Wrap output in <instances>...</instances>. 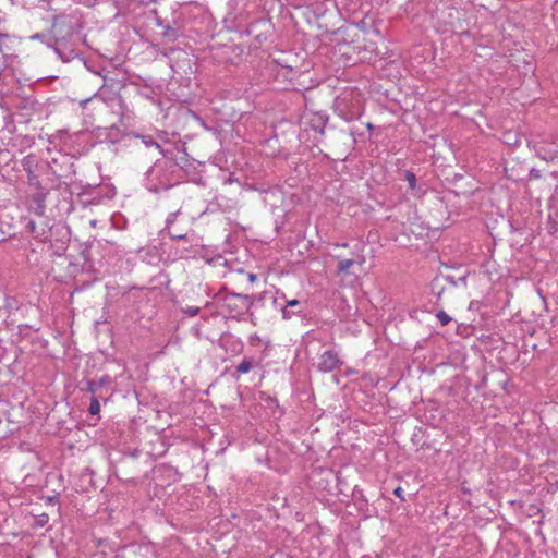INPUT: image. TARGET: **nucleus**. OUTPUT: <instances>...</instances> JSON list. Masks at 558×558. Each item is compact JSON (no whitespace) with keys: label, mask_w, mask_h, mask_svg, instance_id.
I'll return each instance as SVG.
<instances>
[{"label":"nucleus","mask_w":558,"mask_h":558,"mask_svg":"<svg viewBox=\"0 0 558 558\" xmlns=\"http://www.w3.org/2000/svg\"><path fill=\"white\" fill-rule=\"evenodd\" d=\"M366 126H367V129H368V130H372V129H373V124H372V123H369V122L366 124Z\"/></svg>","instance_id":"cd10ccee"},{"label":"nucleus","mask_w":558,"mask_h":558,"mask_svg":"<svg viewBox=\"0 0 558 558\" xmlns=\"http://www.w3.org/2000/svg\"><path fill=\"white\" fill-rule=\"evenodd\" d=\"M49 522V515L47 513H40L35 517L34 526L36 527H44Z\"/></svg>","instance_id":"dca6fc26"},{"label":"nucleus","mask_w":558,"mask_h":558,"mask_svg":"<svg viewBox=\"0 0 558 558\" xmlns=\"http://www.w3.org/2000/svg\"><path fill=\"white\" fill-rule=\"evenodd\" d=\"M404 179L408 181L410 190L414 192L417 183L416 175L412 171L407 170L404 172Z\"/></svg>","instance_id":"4468645a"},{"label":"nucleus","mask_w":558,"mask_h":558,"mask_svg":"<svg viewBox=\"0 0 558 558\" xmlns=\"http://www.w3.org/2000/svg\"><path fill=\"white\" fill-rule=\"evenodd\" d=\"M536 155L544 160H551L555 157V154H547L543 147L536 150Z\"/></svg>","instance_id":"a211bd4d"},{"label":"nucleus","mask_w":558,"mask_h":558,"mask_svg":"<svg viewBox=\"0 0 558 558\" xmlns=\"http://www.w3.org/2000/svg\"><path fill=\"white\" fill-rule=\"evenodd\" d=\"M256 279V276L254 274H248V280L253 282Z\"/></svg>","instance_id":"bb28decb"},{"label":"nucleus","mask_w":558,"mask_h":558,"mask_svg":"<svg viewBox=\"0 0 558 558\" xmlns=\"http://www.w3.org/2000/svg\"><path fill=\"white\" fill-rule=\"evenodd\" d=\"M393 495L397 496L398 498H400L401 500H403V489H402V487L398 486L397 488H395Z\"/></svg>","instance_id":"412c9836"},{"label":"nucleus","mask_w":558,"mask_h":558,"mask_svg":"<svg viewBox=\"0 0 558 558\" xmlns=\"http://www.w3.org/2000/svg\"><path fill=\"white\" fill-rule=\"evenodd\" d=\"M337 5L347 13H355L362 5V0H337Z\"/></svg>","instance_id":"9d476101"},{"label":"nucleus","mask_w":558,"mask_h":558,"mask_svg":"<svg viewBox=\"0 0 558 558\" xmlns=\"http://www.w3.org/2000/svg\"><path fill=\"white\" fill-rule=\"evenodd\" d=\"M364 245L363 244H356L352 251L353 258L349 259H341L339 260L337 265V270L340 274H348L350 268L354 264L363 265L365 263V256L363 254Z\"/></svg>","instance_id":"423d86ee"},{"label":"nucleus","mask_w":558,"mask_h":558,"mask_svg":"<svg viewBox=\"0 0 558 558\" xmlns=\"http://www.w3.org/2000/svg\"><path fill=\"white\" fill-rule=\"evenodd\" d=\"M436 317L442 326H446L451 322V317L444 311L438 312Z\"/></svg>","instance_id":"f3484780"},{"label":"nucleus","mask_w":558,"mask_h":558,"mask_svg":"<svg viewBox=\"0 0 558 558\" xmlns=\"http://www.w3.org/2000/svg\"><path fill=\"white\" fill-rule=\"evenodd\" d=\"M137 137L141 138L142 143L146 147H156L162 153L160 145L154 140L151 135H137Z\"/></svg>","instance_id":"ddd939ff"},{"label":"nucleus","mask_w":558,"mask_h":558,"mask_svg":"<svg viewBox=\"0 0 558 558\" xmlns=\"http://www.w3.org/2000/svg\"><path fill=\"white\" fill-rule=\"evenodd\" d=\"M184 313L187 314L191 317H194V316H196L199 313V307H197V306H187L184 310Z\"/></svg>","instance_id":"6ab92c4d"},{"label":"nucleus","mask_w":558,"mask_h":558,"mask_svg":"<svg viewBox=\"0 0 558 558\" xmlns=\"http://www.w3.org/2000/svg\"><path fill=\"white\" fill-rule=\"evenodd\" d=\"M175 163L171 160H157L145 172V186L154 193L166 191L175 184Z\"/></svg>","instance_id":"f257e3e1"},{"label":"nucleus","mask_w":558,"mask_h":558,"mask_svg":"<svg viewBox=\"0 0 558 558\" xmlns=\"http://www.w3.org/2000/svg\"><path fill=\"white\" fill-rule=\"evenodd\" d=\"M342 364L339 354L335 350H326L319 355L317 369L322 373H329Z\"/></svg>","instance_id":"39448f33"},{"label":"nucleus","mask_w":558,"mask_h":558,"mask_svg":"<svg viewBox=\"0 0 558 558\" xmlns=\"http://www.w3.org/2000/svg\"><path fill=\"white\" fill-rule=\"evenodd\" d=\"M254 363L255 362L253 357H244L235 367V373L233 374V376L235 378H239L240 375L247 374L253 369Z\"/></svg>","instance_id":"1a4fd4ad"},{"label":"nucleus","mask_w":558,"mask_h":558,"mask_svg":"<svg viewBox=\"0 0 558 558\" xmlns=\"http://www.w3.org/2000/svg\"><path fill=\"white\" fill-rule=\"evenodd\" d=\"M29 38L31 40H39L48 47L53 46V37L50 35V33H36Z\"/></svg>","instance_id":"f8f14e48"},{"label":"nucleus","mask_w":558,"mask_h":558,"mask_svg":"<svg viewBox=\"0 0 558 558\" xmlns=\"http://www.w3.org/2000/svg\"><path fill=\"white\" fill-rule=\"evenodd\" d=\"M173 231H174V232H182L181 230H179V229H177V228H174V227H173Z\"/></svg>","instance_id":"c85d7f7f"},{"label":"nucleus","mask_w":558,"mask_h":558,"mask_svg":"<svg viewBox=\"0 0 558 558\" xmlns=\"http://www.w3.org/2000/svg\"><path fill=\"white\" fill-rule=\"evenodd\" d=\"M109 381H110V378L107 375L100 377L97 380H95V379L88 380L86 383V390L88 392H92L93 395H95L102 386L107 385Z\"/></svg>","instance_id":"9b49d317"},{"label":"nucleus","mask_w":558,"mask_h":558,"mask_svg":"<svg viewBox=\"0 0 558 558\" xmlns=\"http://www.w3.org/2000/svg\"><path fill=\"white\" fill-rule=\"evenodd\" d=\"M292 314H293V313H292V312H290L289 310H287V308H282V317H283L284 319H289V318H291Z\"/></svg>","instance_id":"b1692460"},{"label":"nucleus","mask_w":558,"mask_h":558,"mask_svg":"<svg viewBox=\"0 0 558 558\" xmlns=\"http://www.w3.org/2000/svg\"><path fill=\"white\" fill-rule=\"evenodd\" d=\"M88 412L92 415H97L100 412V403H99V400H98V398L96 396H93L92 399H90Z\"/></svg>","instance_id":"2eb2a0df"},{"label":"nucleus","mask_w":558,"mask_h":558,"mask_svg":"<svg viewBox=\"0 0 558 558\" xmlns=\"http://www.w3.org/2000/svg\"><path fill=\"white\" fill-rule=\"evenodd\" d=\"M299 305H300V301L296 300V299L287 301V306L295 307V306H299Z\"/></svg>","instance_id":"5701e85b"},{"label":"nucleus","mask_w":558,"mask_h":558,"mask_svg":"<svg viewBox=\"0 0 558 558\" xmlns=\"http://www.w3.org/2000/svg\"><path fill=\"white\" fill-rule=\"evenodd\" d=\"M97 98H98V95H97V94H94L92 97L81 100V101H80V104H81L82 108H85V107H86V105H87L89 101H92V100H94V99H97Z\"/></svg>","instance_id":"aec40b11"},{"label":"nucleus","mask_w":558,"mask_h":558,"mask_svg":"<svg viewBox=\"0 0 558 558\" xmlns=\"http://www.w3.org/2000/svg\"><path fill=\"white\" fill-rule=\"evenodd\" d=\"M335 246H337V247H348L349 243H347V242H344V243H337V244H335Z\"/></svg>","instance_id":"a878e982"},{"label":"nucleus","mask_w":558,"mask_h":558,"mask_svg":"<svg viewBox=\"0 0 558 558\" xmlns=\"http://www.w3.org/2000/svg\"><path fill=\"white\" fill-rule=\"evenodd\" d=\"M530 177L534 179H539L542 177L541 171L537 169H532L530 171Z\"/></svg>","instance_id":"4be33fe9"},{"label":"nucleus","mask_w":558,"mask_h":558,"mask_svg":"<svg viewBox=\"0 0 558 558\" xmlns=\"http://www.w3.org/2000/svg\"><path fill=\"white\" fill-rule=\"evenodd\" d=\"M178 215H179V211L170 213L166 219V227L162 230L163 233H167L173 240H182V239H185V236H186L185 232H174L173 231V225L178 218Z\"/></svg>","instance_id":"0eeeda50"},{"label":"nucleus","mask_w":558,"mask_h":558,"mask_svg":"<svg viewBox=\"0 0 558 558\" xmlns=\"http://www.w3.org/2000/svg\"><path fill=\"white\" fill-rule=\"evenodd\" d=\"M215 299L221 303V306L229 313L230 317L236 319L242 318L253 306V300L247 294L219 292Z\"/></svg>","instance_id":"7ed1b4c3"},{"label":"nucleus","mask_w":558,"mask_h":558,"mask_svg":"<svg viewBox=\"0 0 558 558\" xmlns=\"http://www.w3.org/2000/svg\"><path fill=\"white\" fill-rule=\"evenodd\" d=\"M26 228L31 231V232H34L35 231V228H36V223L34 221H28L27 225H26Z\"/></svg>","instance_id":"393cba45"},{"label":"nucleus","mask_w":558,"mask_h":558,"mask_svg":"<svg viewBox=\"0 0 558 558\" xmlns=\"http://www.w3.org/2000/svg\"><path fill=\"white\" fill-rule=\"evenodd\" d=\"M333 109L338 117L347 122H351L361 118L364 105L360 94L349 92L336 98Z\"/></svg>","instance_id":"f03ea898"},{"label":"nucleus","mask_w":558,"mask_h":558,"mask_svg":"<svg viewBox=\"0 0 558 558\" xmlns=\"http://www.w3.org/2000/svg\"><path fill=\"white\" fill-rule=\"evenodd\" d=\"M45 198L46 193L43 191H38L33 195L32 202H33V209L34 213L38 216H43L45 213Z\"/></svg>","instance_id":"6e6552de"},{"label":"nucleus","mask_w":558,"mask_h":558,"mask_svg":"<svg viewBox=\"0 0 558 558\" xmlns=\"http://www.w3.org/2000/svg\"><path fill=\"white\" fill-rule=\"evenodd\" d=\"M154 553L149 545L130 544L123 546L114 556V558H153Z\"/></svg>","instance_id":"20e7f679"}]
</instances>
